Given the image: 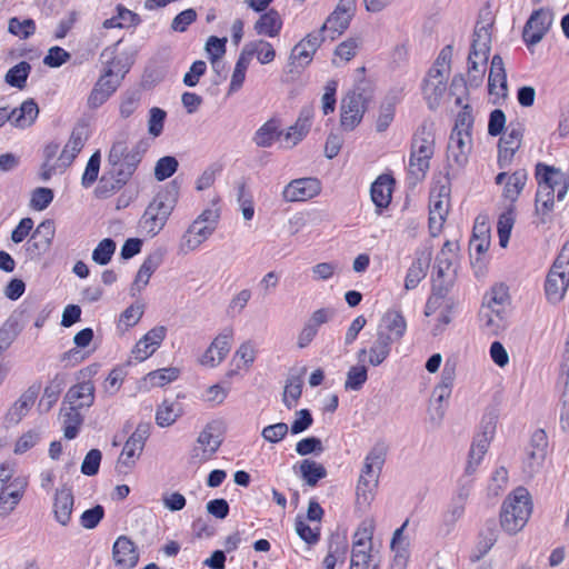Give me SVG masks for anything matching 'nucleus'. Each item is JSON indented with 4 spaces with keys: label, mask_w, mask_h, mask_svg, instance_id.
<instances>
[{
    "label": "nucleus",
    "mask_w": 569,
    "mask_h": 569,
    "mask_svg": "<svg viewBox=\"0 0 569 569\" xmlns=\"http://www.w3.org/2000/svg\"><path fill=\"white\" fill-rule=\"evenodd\" d=\"M569 287V241H567L553 264L551 266L546 281L545 295L550 303L560 302Z\"/></svg>",
    "instance_id": "nucleus-8"
},
{
    "label": "nucleus",
    "mask_w": 569,
    "mask_h": 569,
    "mask_svg": "<svg viewBox=\"0 0 569 569\" xmlns=\"http://www.w3.org/2000/svg\"><path fill=\"white\" fill-rule=\"evenodd\" d=\"M372 521H363L353 533L350 569H378L372 552Z\"/></svg>",
    "instance_id": "nucleus-11"
},
{
    "label": "nucleus",
    "mask_w": 569,
    "mask_h": 569,
    "mask_svg": "<svg viewBox=\"0 0 569 569\" xmlns=\"http://www.w3.org/2000/svg\"><path fill=\"white\" fill-rule=\"evenodd\" d=\"M124 73H102L88 97V106L97 109L118 89Z\"/></svg>",
    "instance_id": "nucleus-18"
},
{
    "label": "nucleus",
    "mask_w": 569,
    "mask_h": 569,
    "mask_svg": "<svg viewBox=\"0 0 569 569\" xmlns=\"http://www.w3.org/2000/svg\"><path fill=\"white\" fill-rule=\"evenodd\" d=\"M66 401L77 409L91 407L94 401V386L91 381H83L71 387L66 393Z\"/></svg>",
    "instance_id": "nucleus-33"
},
{
    "label": "nucleus",
    "mask_w": 569,
    "mask_h": 569,
    "mask_svg": "<svg viewBox=\"0 0 569 569\" xmlns=\"http://www.w3.org/2000/svg\"><path fill=\"white\" fill-rule=\"evenodd\" d=\"M167 329L158 326L149 330L133 347L132 356L138 361H143L152 356L164 340Z\"/></svg>",
    "instance_id": "nucleus-22"
},
{
    "label": "nucleus",
    "mask_w": 569,
    "mask_h": 569,
    "mask_svg": "<svg viewBox=\"0 0 569 569\" xmlns=\"http://www.w3.org/2000/svg\"><path fill=\"white\" fill-rule=\"evenodd\" d=\"M74 498L70 487L61 486L53 497V516L58 523L66 527L71 520Z\"/></svg>",
    "instance_id": "nucleus-25"
},
{
    "label": "nucleus",
    "mask_w": 569,
    "mask_h": 569,
    "mask_svg": "<svg viewBox=\"0 0 569 569\" xmlns=\"http://www.w3.org/2000/svg\"><path fill=\"white\" fill-rule=\"evenodd\" d=\"M488 448L486 447L485 440L480 441V443L472 442L469 455H468V461L466 466V473L468 476L476 472L477 468L481 463Z\"/></svg>",
    "instance_id": "nucleus-57"
},
{
    "label": "nucleus",
    "mask_w": 569,
    "mask_h": 569,
    "mask_svg": "<svg viewBox=\"0 0 569 569\" xmlns=\"http://www.w3.org/2000/svg\"><path fill=\"white\" fill-rule=\"evenodd\" d=\"M528 180V172L525 169L516 170L508 177L503 188V197L510 202H516L522 192Z\"/></svg>",
    "instance_id": "nucleus-40"
},
{
    "label": "nucleus",
    "mask_w": 569,
    "mask_h": 569,
    "mask_svg": "<svg viewBox=\"0 0 569 569\" xmlns=\"http://www.w3.org/2000/svg\"><path fill=\"white\" fill-rule=\"evenodd\" d=\"M99 170H100V153H99V151H97L90 157V159L86 166L84 172L81 178L82 187H84V188L91 187L98 178Z\"/></svg>",
    "instance_id": "nucleus-60"
},
{
    "label": "nucleus",
    "mask_w": 569,
    "mask_h": 569,
    "mask_svg": "<svg viewBox=\"0 0 569 569\" xmlns=\"http://www.w3.org/2000/svg\"><path fill=\"white\" fill-rule=\"evenodd\" d=\"M552 13L546 9L532 12L525 24L522 38L528 47L539 43L552 24Z\"/></svg>",
    "instance_id": "nucleus-16"
},
{
    "label": "nucleus",
    "mask_w": 569,
    "mask_h": 569,
    "mask_svg": "<svg viewBox=\"0 0 569 569\" xmlns=\"http://www.w3.org/2000/svg\"><path fill=\"white\" fill-rule=\"evenodd\" d=\"M226 43H227V39L226 38L220 39V38H217L214 36H211L207 40L206 51H207V54H208V57L210 58V60L212 62V68L213 69L218 68L217 64L219 62V59L226 52Z\"/></svg>",
    "instance_id": "nucleus-59"
},
{
    "label": "nucleus",
    "mask_w": 569,
    "mask_h": 569,
    "mask_svg": "<svg viewBox=\"0 0 569 569\" xmlns=\"http://www.w3.org/2000/svg\"><path fill=\"white\" fill-rule=\"evenodd\" d=\"M179 369L174 367L161 368L148 373L147 379L151 386L163 387L179 377Z\"/></svg>",
    "instance_id": "nucleus-54"
},
{
    "label": "nucleus",
    "mask_w": 569,
    "mask_h": 569,
    "mask_svg": "<svg viewBox=\"0 0 569 569\" xmlns=\"http://www.w3.org/2000/svg\"><path fill=\"white\" fill-rule=\"evenodd\" d=\"M313 113L312 106H306L301 109L297 121L288 128L283 136L289 148L297 146L308 134L311 128Z\"/></svg>",
    "instance_id": "nucleus-27"
},
{
    "label": "nucleus",
    "mask_w": 569,
    "mask_h": 569,
    "mask_svg": "<svg viewBox=\"0 0 569 569\" xmlns=\"http://www.w3.org/2000/svg\"><path fill=\"white\" fill-rule=\"evenodd\" d=\"M254 31L260 36L276 37L282 28V19L274 9L262 13L254 23Z\"/></svg>",
    "instance_id": "nucleus-36"
},
{
    "label": "nucleus",
    "mask_w": 569,
    "mask_h": 569,
    "mask_svg": "<svg viewBox=\"0 0 569 569\" xmlns=\"http://www.w3.org/2000/svg\"><path fill=\"white\" fill-rule=\"evenodd\" d=\"M430 257L417 258L412 264L409 267L406 279H405V288L406 290L415 289L420 281L427 276V269L429 267Z\"/></svg>",
    "instance_id": "nucleus-42"
},
{
    "label": "nucleus",
    "mask_w": 569,
    "mask_h": 569,
    "mask_svg": "<svg viewBox=\"0 0 569 569\" xmlns=\"http://www.w3.org/2000/svg\"><path fill=\"white\" fill-rule=\"evenodd\" d=\"M178 199L176 188H166L159 191L146 208L140 218L141 230L150 236H157L166 226L168 218L173 211Z\"/></svg>",
    "instance_id": "nucleus-4"
},
{
    "label": "nucleus",
    "mask_w": 569,
    "mask_h": 569,
    "mask_svg": "<svg viewBox=\"0 0 569 569\" xmlns=\"http://www.w3.org/2000/svg\"><path fill=\"white\" fill-rule=\"evenodd\" d=\"M21 328L14 318H9L0 327V356L10 348L19 336Z\"/></svg>",
    "instance_id": "nucleus-46"
},
{
    "label": "nucleus",
    "mask_w": 569,
    "mask_h": 569,
    "mask_svg": "<svg viewBox=\"0 0 569 569\" xmlns=\"http://www.w3.org/2000/svg\"><path fill=\"white\" fill-rule=\"evenodd\" d=\"M457 242L447 240L437 256L438 276L442 277L452 267L456 259Z\"/></svg>",
    "instance_id": "nucleus-44"
},
{
    "label": "nucleus",
    "mask_w": 569,
    "mask_h": 569,
    "mask_svg": "<svg viewBox=\"0 0 569 569\" xmlns=\"http://www.w3.org/2000/svg\"><path fill=\"white\" fill-rule=\"evenodd\" d=\"M435 153L433 122L423 121L412 138L408 173L415 182L421 181L430 167Z\"/></svg>",
    "instance_id": "nucleus-3"
},
{
    "label": "nucleus",
    "mask_w": 569,
    "mask_h": 569,
    "mask_svg": "<svg viewBox=\"0 0 569 569\" xmlns=\"http://www.w3.org/2000/svg\"><path fill=\"white\" fill-rule=\"evenodd\" d=\"M495 14L489 6L480 9L473 29L471 49L468 56L469 71L487 70L491 49Z\"/></svg>",
    "instance_id": "nucleus-2"
},
{
    "label": "nucleus",
    "mask_w": 569,
    "mask_h": 569,
    "mask_svg": "<svg viewBox=\"0 0 569 569\" xmlns=\"http://www.w3.org/2000/svg\"><path fill=\"white\" fill-rule=\"evenodd\" d=\"M532 512V502L528 490L523 487L515 489L503 501L500 512L501 527L508 533L520 531Z\"/></svg>",
    "instance_id": "nucleus-5"
},
{
    "label": "nucleus",
    "mask_w": 569,
    "mask_h": 569,
    "mask_svg": "<svg viewBox=\"0 0 569 569\" xmlns=\"http://www.w3.org/2000/svg\"><path fill=\"white\" fill-rule=\"evenodd\" d=\"M407 331V321L400 310H388L381 318L377 332L383 333L392 342H398L402 339Z\"/></svg>",
    "instance_id": "nucleus-24"
},
{
    "label": "nucleus",
    "mask_w": 569,
    "mask_h": 569,
    "mask_svg": "<svg viewBox=\"0 0 569 569\" xmlns=\"http://www.w3.org/2000/svg\"><path fill=\"white\" fill-rule=\"evenodd\" d=\"M479 319L485 329L489 332H497L503 326L505 315L496 313L493 309L482 306L479 312Z\"/></svg>",
    "instance_id": "nucleus-53"
},
{
    "label": "nucleus",
    "mask_w": 569,
    "mask_h": 569,
    "mask_svg": "<svg viewBox=\"0 0 569 569\" xmlns=\"http://www.w3.org/2000/svg\"><path fill=\"white\" fill-rule=\"evenodd\" d=\"M368 379V370L363 365L350 367L345 381L346 390H360Z\"/></svg>",
    "instance_id": "nucleus-49"
},
{
    "label": "nucleus",
    "mask_w": 569,
    "mask_h": 569,
    "mask_svg": "<svg viewBox=\"0 0 569 569\" xmlns=\"http://www.w3.org/2000/svg\"><path fill=\"white\" fill-rule=\"evenodd\" d=\"M280 121L270 119L264 122L254 133L253 142L261 148H269L282 134Z\"/></svg>",
    "instance_id": "nucleus-38"
},
{
    "label": "nucleus",
    "mask_w": 569,
    "mask_h": 569,
    "mask_svg": "<svg viewBox=\"0 0 569 569\" xmlns=\"http://www.w3.org/2000/svg\"><path fill=\"white\" fill-rule=\"evenodd\" d=\"M313 54L315 51L300 41L293 47L290 59L296 68H306L312 60Z\"/></svg>",
    "instance_id": "nucleus-63"
},
{
    "label": "nucleus",
    "mask_w": 569,
    "mask_h": 569,
    "mask_svg": "<svg viewBox=\"0 0 569 569\" xmlns=\"http://www.w3.org/2000/svg\"><path fill=\"white\" fill-rule=\"evenodd\" d=\"M257 347L252 340L243 341L234 352L233 360H239L240 363L237 365V368H244L249 370L257 358Z\"/></svg>",
    "instance_id": "nucleus-45"
},
{
    "label": "nucleus",
    "mask_w": 569,
    "mask_h": 569,
    "mask_svg": "<svg viewBox=\"0 0 569 569\" xmlns=\"http://www.w3.org/2000/svg\"><path fill=\"white\" fill-rule=\"evenodd\" d=\"M538 190L536 193L537 212L548 213L553 208L555 193L563 200L568 192L569 176L555 167L538 163L536 167Z\"/></svg>",
    "instance_id": "nucleus-1"
},
{
    "label": "nucleus",
    "mask_w": 569,
    "mask_h": 569,
    "mask_svg": "<svg viewBox=\"0 0 569 569\" xmlns=\"http://www.w3.org/2000/svg\"><path fill=\"white\" fill-rule=\"evenodd\" d=\"M513 223H515V213L511 208L500 214V217L498 219V223H497V229H498V236H499V244L502 248H506L509 242V238L511 234Z\"/></svg>",
    "instance_id": "nucleus-52"
},
{
    "label": "nucleus",
    "mask_w": 569,
    "mask_h": 569,
    "mask_svg": "<svg viewBox=\"0 0 569 569\" xmlns=\"http://www.w3.org/2000/svg\"><path fill=\"white\" fill-rule=\"evenodd\" d=\"M488 90L489 94L495 97V103L500 99H505L508 94L506 73H489Z\"/></svg>",
    "instance_id": "nucleus-51"
},
{
    "label": "nucleus",
    "mask_w": 569,
    "mask_h": 569,
    "mask_svg": "<svg viewBox=\"0 0 569 569\" xmlns=\"http://www.w3.org/2000/svg\"><path fill=\"white\" fill-rule=\"evenodd\" d=\"M8 30L20 39H28L36 32V23L32 19L20 20L18 18H11L9 20Z\"/></svg>",
    "instance_id": "nucleus-55"
},
{
    "label": "nucleus",
    "mask_w": 569,
    "mask_h": 569,
    "mask_svg": "<svg viewBox=\"0 0 569 569\" xmlns=\"http://www.w3.org/2000/svg\"><path fill=\"white\" fill-rule=\"evenodd\" d=\"M548 439L543 430L533 432L528 451V465L531 471L539 468L547 457Z\"/></svg>",
    "instance_id": "nucleus-34"
},
{
    "label": "nucleus",
    "mask_w": 569,
    "mask_h": 569,
    "mask_svg": "<svg viewBox=\"0 0 569 569\" xmlns=\"http://www.w3.org/2000/svg\"><path fill=\"white\" fill-rule=\"evenodd\" d=\"M149 437V425L140 423L126 441L123 449L118 458L117 468L119 472H127L132 469L140 458L146 440Z\"/></svg>",
    "instance_id": "nucleus-12"
},
{
    "label": "nucleus",
    "mask_w": 569,
    "mask_h": 569,
    "mask_svg": "<svg viewBox=\"0 0 569 569\" xmlns=\"http://www.w3.org/2000/svg\"><path fill=\"white\" fill-rule=\"evenodd\" d=\"M167 113L164 110L153 107L149 111L148 132L157 138L162 133Z\"/></svg>",
    "instance_id": "nucleus-61"
},
{
    "label": "nucleus",
    "mask_w": 569,
    "mask_h": 569,
    "mask_svg": "<svg viewBox=\"0 0 569 569\" xmlns=\"http://www.w3.org/2000/svg\"><path fill=\"white\" fill-rule=\"evenodd\" d=\"M509 305L508 288L497 284L485 296L482 306L493 309L496 313L506 315Z\"/></svg>",
    "instance_id": "nucleus-39"
},
{
    "label": "nucleus",
    "mask_w": 569,
    "mask_h": 569,
    "mask_svg": "<svg viewBox=\"0 0 569 569\" xmlns=\"http://www.w3.org/2000/svg\"><path fill=\"white\" fill-rule=\"evenodd\" d=\"M383 463L385 455L380 449L373 448L366 456L356 489L359 503L369 505L371 502Z\"/></svg>",
    "instance_id": "nucleus-9"
},
{
    "label": "nucleus",
    "mask_w": 569,
    "mask_h": 569,
    "mask_svg": "<svg viewBox=\"0 0 569 569\" xmlns=\"http://www.w3.org/2000/svg\"><path fill=\"white\" fill-rule=\"evenodd\" d=\"M523 126L520 122H510L505 134L500 138L498 144V164L500 168H508L513 160L516 152L522 143Z\"/></svg>",
    "instance_id": "nucleus-14"
},
{
    "label": "nucleus",
    "mask_w": 569,
    "mask_h": 569,
    "mask_svg": "<svg viewBox=\"0 0 569 569\" xmlns=\"http://www.w3.org/2000/svg\"><path fill=\"white\" fill-rule=\"evenodd\" d=\"M39 108L33 100H26L19 108L9 111L7 108H0V127L10 121L17 128H28L37 119Z\"/></svg>",
    "instance_id": "nucleus-19"
},
{
    "label": "nucleus",
    "mask_w": 569,
    "mask_h": 569,
    "mask_svg": "<svg viewBox=\"0 0 569 569\" xmlns=\"http://www.w3.org/2000/svg\"><path fill=\"white\" fill-rule=\"evenodd\" d=\"M357 0H339L336 9L322 24V31H327L328 38L335 40L349 27L356 12Z\"/></svg>",
    "instance_id": "nucleus-13"
},
{
    "label": "nucleus",
    "mask_w": 569,
    "mask_h": 569,
    "mask_svg": "<svg viewBox=\"0 0 569 569\" xmlns=\"http://www.w3.org/2000/svg\"><path fill=\"white\" fill-rule=\"evenodd\" d=\"M147 147V143L142 140L131 147L126 139L113 142L108 161L113 168L116 176L119 177L120 182H128L141 162Z\"/></svg>",
    "instance_id": "nucleus-6"
},
{
    "label": "nucleus",
    "mask_w": 569,
    "mask_h": 569,
    "mask_svg": "<svg viewBox=\"0 0 569 569\" xmlns=\"http://www.w3.org/2000/svg\"><path fill=\"white\" fill-rule=\"evenodd\" d=\"M393 342L383 333H378L376 340L369 349V363L373 367L381 365L391 352Z\"/></svg>",
    "instance_id": "nucleus-41"
},
{
    "label": "nucleus",
    "mask_w": 569,
    "mask_h": 569,
    "mask_svg": "<svg viewBox=\"0 0 569 569\" xmlns=\"http://www.w3.org/2000/svg\"><path fill=\"white\" fill-rule=\"evenodd\" d=\"M220 445L221 440L214 433V427L207 425L199 433L197 442L191 450L190 459L192 463L200 465L211 459Z\"/></svg>",
    "instance_id": "nucleus-17"
},
{
    "label": "nucleus",
    "mask_w": 569,
    "mask_h": 569,
    "mask_svg": "<svg viewBox=\"0 0 569 569\" xmlns=\"http://www.w3.org/2000/svg\"><path fill=\"white\" fill-rule=\"evenodd\" d=\"M217 209H204L187 228L180 237L178 250L181 254H188L197 250L216 231L219 222Z\"/></svg>",
    "instance_id": "nucleus-7"
},
{
    "label": "nucleus",
    "mask_w": 569,
    "mask_h": 569,
    "mask_svg": "<svg viewBox=\"0 0 569 569\" xmlns=\"http://www.w3.org/2000/svg\"><path fill=\"white\" fill-rule=\"evenodd\" d=\"M37 397L38 390L36 388L27 389L7 411L6 422L10 426L18 425L34 405Z\"/></svg>",
    "instance_id": "nucleus-30"
},
{
    "label": "nucleus",
    "mask_w": 569,
    "mask_h": 569,
    "mask_svg": "<svg viewBox=\"0 0 569 569\" xmlns=\"http://www.w3.org/2000/svg\"><path fill=\"white\" fill-rule=\"evenodd\" d=\"M112 557L114 563L122 569L133 568L139 560L134 543L124 536L119 537L113 543Z\"/></svg>",
    "instance_id": "nucleus-28"
},
{
    "label": "nucleus",
    "mask_w": 569,
    "mask_h": 569,
    "mask_svg": "<svg viewBox=\"0 0 569 569\" xmlns=\"http://www.w3.org/2000/svg\"><path fill=\"white\" fill-rule=\"evenodd\" d=\"M393 179L388 174H381L372 183L370 193L373 203L377 208L382 209L388 207L391 201Z\"/></svg>",
    "instance_id": "nucleus-35"
},
{
    "label": "nucleus",
    "mask_w": 569,
    "mask_h": 569,
    "mask_svg": "<svg viewBox=\"0 0 569 569\" xmlns=\"http://www.w3.org/2000/svg\"><path fill=\"white\" fill-rule=\"evenodd\" d=\"M300 476L310 487H315L318 481L327 476L326 468L315 460L305 459L301 461Z\"/></svg>",
    "instance_id": "nucleus-43"
},
{
    "label": "nucleus",
    "mask_w": 569,
    "mask_h": 569,
    "mask_svg": "<svg viewBox=\"0 0 569 569\" xmlns=\"http://www.w3.org/2000/svg\"><path fill=\"white\" fill-rule=\"evenodd\" d=\"M53 191L49 188L39 187L32 191L30 207L34 210L42 211L52 202Z\"/></svg>",
    "instance_id": "nucleus-62"
},
{
    "label": "nucleus",
    "mask_w": 569,
    "mask_h": 569,
    "mask_svg": "<svg viewBox=\"0 0 569 569\" xmlns=\"http://www.w3.org/2000/svg\"><path fill=\"white\" fill-rule=\"evenodd\" d=\"M27 482L24 479H14L10 485L0 486V515L11 512L23 496Z\"/></svg>",
    "instance_id": "nucleus-32"
},
{
    "label": "nucleus",
    "mask_w": 569,
    "mask_h": 569,
    "mask_svg": "<svg viewBox=\"0 0 569 569\" xmlns=\"http://www.w3.org/2000/svg\"><path fill=\"white\" fill-rule=\"evenodd\" d=\"M321 191L320 181L316 178H300L292 180L283 190L287 201H306L318 196Z\"/></svg>",
    "instance_id": "nucleus-21"
},
{
    "label": "nucleus",
    "mask_w": 569,
    "mask_h": 569,
    "mask_svg": "<svg viewBox=\"0 0 569 569\" xmlns=\"http://www.w3.org/2000/svg\"><path fill=\"white\" fill-rule=\"evenodd\" d=\"M180 416L178 403L163 401L156 413V421L160 427L171 426Z\"/></svg>",
    "instance_id": "nucleus-48"
},
{
    "label": "nucleus",
    "mask_w": 569,
    "mask_h": 569,
    "mask_svg": "<svg viewBox=\"0 0 569 569\" xmlns=\"http://www.w3.org/2000/svg\"><path fill=\"white\" fill-rule=\"evenodd\" d=\"M449 212V199L445 187L436 194L431 192L429 203V231L431 237H437L443 227Z\"/></svg>",
    "instance_id": "nucleus-20"
},
{
    "label": "nucleus",
    "mask_w": 569,
    "mask_h": 569,
    "mask_svg": "<svg viewBox=\"0 0 569 569\" xmlns=\"http://www.w3.org/2000/svg\"><path fill=\"white\" fill-rule=\"evenodd\" d=\"M116 252V242L110 238L101 240L92 251V260L100 266H106L110 262Z\"/></svg>",
    "instance_id": "nucleus-50"
},
{
    "label": "nucleus",
    "mask_w": 569,
    "mask_h": 569,
    "mask_svg": "<svg viewBox=\"0 0 569 569\" xmlns=\"http://www.w3.org/2000/svg\"><path fill=\"white\" fill-rule=\"evenodd\" d=\"M303 380L301 377H291L284 386L282 401L288 409L296 406L302 392Z\"/></svg>",
    "instance_id": "nucleus-47"
},
{
    "label": "nucleus",
    "mask_w": 569,
    "mask_h": 569,
    "mask_svg": "<svg viewBox=\"0 0 569 569\" xmlns=\"http://www.w3.org/2000/svg\"><path fill=\"white\" fill-rule=\"evenodd\" d=\"M233 341V329L228 327L219 332L199 359L203 367L216 368L228 356Z\"/></svg>",
    "instance_id": "nucleus-15"
},
{
    "label": "nucleus",
    "mask_w": 569,
    "mask_h": 569,
    "mask_svg": "<svg viewBox=\"0 0 569 569\" xmlns=\"http://www.w3.org/2000/svg\"><path fill=\"white\" fill-rule=\"evenodd\" d=\"M471 118L467 113L459 114L456 126L452 129V132L449 138L448 146H451L453 150L456 149H462L468 152L471 150Z\"/></svg>",
    "instance_id": "nucleus-31"
},
{
    "label": "nucleus",
    "mask_w": 569,
    "mask_h": 569,
    "mask_svg": "<svg viewBox=\"0 0 569 569\" xmlns=\"http://www.w3.org/2000/svg\"><path fill=\"white\" fill-rule=\"evenodd\" d=\"M102 459L101 451L91 449L84 457L81 465V472L86 476H94L99 471L100 462Z\"/></svg>",
    "instance_id": "nucleus-64"
},
{
    "label": "nucleus",
    "mask_w": 569,
    "mask_h": 569,
    "mask_svg": "<svg viewBox=\"0 0 569 569\" xmlns=\"http://www.w3.org/2000/svg\"><path fill=\"white\" fill-rule=\"evenodd\" d=\"M164 251L161 249H157L144 259L131 286V296H136V293L140 292L148 284L152 273L162 263Z\"/></svg>",
    "instance_id": "nucleus-26"
},
{
    "label": "nucleus",
    "mask_w": 569,
    "mask_h": 569,
    "mask_svg": "<svg viewBox=\"0 0 569 569\" xmlns=\"http://www.w3.org/2000/svg\"><path fill=\"white\" fill-rule=\"evenodd\" d=\"M249 48L251 49L253 58H257L262 64L271 62L276 57L273 47L267 41L257 40L249 42Z\"/></svg>",
    "instance_id": "nucleus-56"
},
{
    "label": "nucleus",
    "mask_w": 569,
    "mask_h": 569,
    "mask_svg": "<svg viewBox=\"0 0 569 569\" xmlns=\"http://www.w3.org/2000/svg\"><path fill=\"white\" fill-rule=\"evenodd\" d=\"M87 139L88 136L84 127H76L72 130L68 142L58 158V162H60L62 168H67L73 162L78 153L84 147Z\"/></svg>",
    "instance_id": "nucleus-29"
},
{
    "label": "nucleus",
    "mask_w": 569,
    "mask_h": 569,
    "mask_svg": "<svg viewBox=\"0 0 569 569\" xmlns=\"http://www.w3.org/2000/svg\"><path fill=\"white\" fill-rule=\"evenodd\" d=\"M54 233H56V227H54V222L53 220H44L42 221L34 230L33 234H32V238L33 239H39L38 241H34L31 247L29 248V250H32V251H47L51 243H52V240L54 238Z\"/></svg>",
    "instance_id": "nucleus-37"
},
{
    "label": "nucleus",
    "mask_w": 569,
    "mask_h": 569,
    "mask_svg": "<svg viewBox=\"0 0 569 569\" xmlns=\"http://www.w3.org/2000/svg\"><path fill=\"white\" fill-rule=\"evenodd\" d=\"M178 161L174 157L167 156L160 158L154 167V177L158 181L170 178L178 169Z\"/></svg>",
    "instance_id": "nucleus-58"
},
{
    "label": "nucleus",
    "mask_w": 569,
    "mask_h": 569,
    "mask_svg": "<svg viewBox=\"0 0 569 569\" xmlns=\"http://www.w3.org/2000/svg\"><path fill=\"white\" fill-rule=\"evenodd\" d=\"M448 77L446 73H428L423 80V96L430 109H436L447 94Z\"/></svg>",
    "instance_id": "nucleus-23"
},
{
    "label": "nucleus",
    "mask_w": 569,
    "mask_h": 569,
    "mask_svg": "<svg viewBox=\"0 0 569 569\" xmlns=\"http://www.w3.org/2000/svg\"><path fill=\"white\" fill-rule=\"evenodd\" d=\"M372 100V89L367 83L358 84L342 100L340 122L345 130H353L362 120V117Z\"/></svg>",
    "instance_id": "nucleus-10"
}]
</instances>
